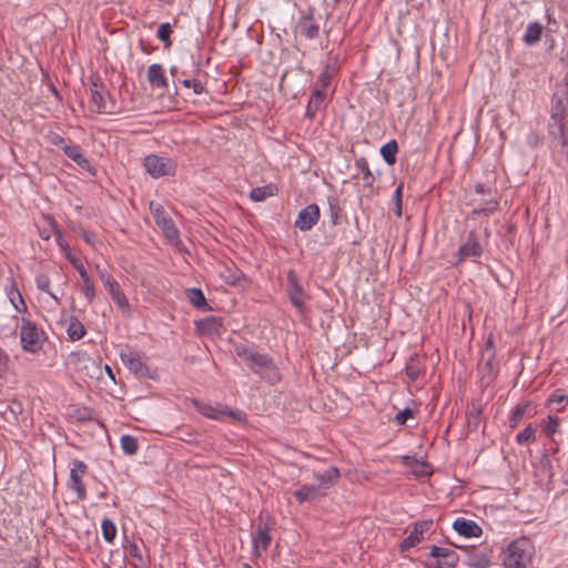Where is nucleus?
Masks as SVG:
<instances>
[{
    "mask_svg": "<svg viewBox=\"0 0 568 568\" xmlns=\"http://www.w3.org/2000/svg\"><path fill=\"white\" fill-rule=\"evenodd\" d=\"M548 135L554 161L558 165L565 166L568 164V124L561 100H558L551 108Z\"/></svg>",
    "mask_w": 568,
    "mask_h": 568,
    "instance_id": "f257e3e1",
    "label": "nucleus"
},
{
    "mask_svg": "<svg viewBox=\"0 0 568 568\" xmlns=\"http://www.w3.org/2000/svg\"><path fill=\"white\" fill-rule=\"evenodd\" d=\"M535 555V546L527 537L513 540L503 552L506 568H529Z\"/></svg>",
    "mask_w": 568,
    "mask_h": 568,
    "instance_id": "f03ea898",
    "label": "nucleus"
},
{
    "mask_svg": "<svg viewBox=\"0 0 568 568\" xmlns=\"http://www.w3.org/2000/svg\"><path fill=\"white\" fill-rule=\"evenodd\" d=\"M19 335L23 351L36 354L41 349L44 341V332L29 318H21Z\"/></svg>",
    "mask_w": 568,
    "mask_h": 568,
    "instance_id": "7ed1b4c3",
    "label": "nucleus"
},
{
    "mask_svg": "<svg viewBox=\"0 0 568 568\" xmlns=\"http://www.w3.org/2000/svg\"><path fill=\"white\" fill-rule=\"evenodd\" d=\"M150 211L156 225L162 230L169 242L178 245L180 243V233L175 227L173 220L166 214L163 206L151 202Z\"/></svg>",
    "mask_w": 568,
    "mask_h": 568,
    "instance_id": "20e7f679",
    "label": "nucleus"
},
{
    "mask_svg": "<svg viewBox=\"0 0 568 568\" xmlns=\"http://www.w3.org/2000/svg\"><path fill=\"white\" fill-rule=\"evenodd\" d=\"M196 410L203 416L211 419H222L225 416L234 420H243L245 415L240 410H232L230 407L221 404L202 403L196 399L193 400Z\"/></svg>",
    "mask_w": 568,
    "mask_h": 568,
    "instance_id": "39448f33",
    "label": "nucleus"
},
{
    "mask_svg": "<svg viewBox=\"0 0 568 568\" xmlns=\"http://www.w3.org/2000/svg\"><path fill=\"white\" fill-rule=\"evenodd\" d=\"M143 164L146 172L154 179L174 175L176 172V163L174 160L156 154L145 156Z\"/></svg>",
    "mask_w": 568,
    "mask_h": 568,
    "instance_id": "423d86ee",
    "label": "nucleus"
},
{
    "mask_svg": "<svg viewBox=\"0 0 568 568\" xmlns=\"http://www.w3.org/2000/svg\"><path fill=\"white\" fill-rule=\"evenodd\" d=\"M88 466L84 462L74 459L70 469V477L68 481L69 488L77 494L80 500L87 498V488L83 484V477L87 475Z\"/></svg>",
    "mask_w": 568,
    "mask_h": 568,
    "instance_id": "0eeeda50",
    "label": "nucleus"
},
{
    "mask_svg": "<svg viewBox=\"0 0 568 568\" xmlns=\"http://www.w3.org/2000/svg\"><path fill=\"white\" fill-rule=\"evenodd\" d=\"M286 292L292 305L300 312H304L305 307V293L300 285L297 276L293 271L287 273V287Z\"/></svg>",
    "mask_w": 568,
    "mask_h": 568,
    "instance_id": "6e6552de",
    "label": "nucleus"
},
{
    "mask_svg": "<svg viewBox=\"0 0 568 568\" xmlns=\"http://www.w3.org/2000/svg\"><path fill=\"white\" fill-rule=\"evenodd\" d=\"M320 220V209L316 204H310L297 215L295 226L301 231L311 230Z\"/></svg>",
    "mask_w": 568,
    "mask_h": 568,
    "instance_id": "1a4fd4ad",
    "label": "nucleus"
},
{
    "mask_svg": "<svg viewBox=\"0 0 568 568\" xmlns=\"http://www.w3.org/2000/svg\"><path fill=\"white\" fill-rule=\"evenodd\" d=\"M120 356L122 363L134 374L143 376L148 373V367L142 356L136 352L123 351Z\"/></svg>",
    "mask_w": 568,
    "mask_h": 568,
    "instance_id": "9d476101",
    "label": "nucleus"
},
{
    "mask_svg": "<svg viewBox=\"0 0 568 568\" xmlns=\"http://www.w3.org/2000/svg\"><path fill=\"white\" fill-rule=\"evenodd\" d=\"M272 537L270 535V527L267 524H260L256 532L253 535V548L256 556H261L262 552L266 551Z\"/></svg>",
    "mask_w": 568,
    "mask_h": 568,
    "instance_id": "9b49d317",
    "label": "nucleus"
},
{
    "mask_svg": "<svg viewBox=\"0 0 568 568\" xmlns=\"http://www.w3.org/2000/svg\"><path fill=\"white\" fill-rule=\"evenodd\" d=\"M108 293L110 294L112 301L115 303L118 308L126 315L131 314V306L128 301V297L122 292L118 281L110 283L109 285L104 286Z\"/></svg>",
    "mask_w": 568,
    "mask_h": 568,
    "instance_id": "f8f14e48",
    "label": "nucleus"
},
{
    "mask_svg": "<svg viewBox=\"0 0 568 568\" xmlns=\"http://www.w3.org/2000/svg\"><path fill=\"white\" fill-rule=\"evenodd\" d=\"M453 528L463 537L471 538V537H479L483 534V529L470 519L466 518H457L454 524Z\"/></svg>",
    "mask_w": 568,
    "mask_h": 568,
    "instance_id": "ddd939ff",
    "label": "nucleus"
},
{
    "mask_svg": "<svg viewBox=\"0 0 568 568\" xmlns=\"http://www.w3.org/2000/svg\"><path fill=\"white\" fill-rule=\"evenodd\" d=\"M483 254V247L478 239L471 234L468 236L466 242L460 245L458 250L459 261H464L468 257H479Z\"/></svg>",
    "mask_w": 568,
    "mask_h": 568,
    "instance_id": "4468645a",
    "label": "nucleus"
},
{
    "mask_svg": "<svg viewBox=\"0 0 568 568\" xmlns=\"http://www.w3.org/2000/svg\"><path fill=\"white\" fill-rule=\"evenodd\" d=\"M429 555L434 558H438L440 565L450 568L455 567L459 560L458 555L453 549L445 547L433 546Z\"/></svg>",
    "mask_w": 568,
    "mask_h": 568,
    "instance_id": "2eb2a0df",
    "label": "nucleus"
},
{
    "mask_svg": "<svg viewBox=\"0 0 568 568\" xmlns=\"http://www.w3.org/2000/svg\"><path fill=\"white\" fill-rule=\"evenodd\" d=\"M90 109L93 112H101L105 109V93L102 84L95 80L91 82L90 87Z\"/></svg>",
    "mask_w": 568,
    "mask_h": 568,
    "instance_id": "dca6fc26",
    "label": "nucleus"
},
{
    "mask_svg": "<svg viewBox=\"0 0 568 568\" xmlns=\"http://www.w3.org/2000/svg\"><path fill=\"white\" fill-rule=\"evenodd\" d=\"M248 367L260 375H264L268 372H273L274 374L276 373L272 359L268 356L257 352L254 353Z\"/></svg>",
    "mask_w": 568,
    "mask_h": 568,
    "instance_id": "f3484780",
    "label": "nucleus"
},
{
    "mask_svg": "<svg viewBox=\"0 0 568 568\" xmlns=\"http://www.w3.org/2000/svg\"><path fill=\"white\" fill-rule=\"evenodd\" d=\"M325 491L320 490L316 485H303L301 488L294 491V497L300 504L306 501H315L323 497Z\"/></svg>",
    "mask_w": 568,
    "mask_h": 568,
    "instance_id": "a211bd4d",
    "label": "nucleus"
},
{
    "mask_svg": "<svg viewBox=\"0 0 568 568\" xmlns=\"http://www.w3.org/2000/svg\"><path fill=\"white\" fill-rule=\"evenodd\" d=\"M146 79L151 87L165 89L168 87V79L164 69L159 63H153L149 67Z\"/></svg>",
    "mask_w": 568,
    "mask_h": 568,
    "instance_id": "6ab92c4d",
    "label": "nucleus"
},
{
    "mask_svg": "<svg viewBox=\"0 0 568 568\" xmlns=\"http://www.w3.org/2000/svg\"><path fill=\"white\" fill-rule=\"evenodd\" d=\"M197 329L206 335H220L223 328V320L216 316H207L196 324Z\"/></svg>",
    "mask_w": 568,
    "mask_h": 568,
    "instance_id": "aec40b11",
    "label": "nucleus"
},
{
    "mask_svg": "<svg viewBox=\"0 0 568 568\" xmlns=\"http://www.w3.org/2000/svg\"><path fill=\"white\" fill-rule=\"evenodd\" d=\"M327 93L320 88H315L306 108V115L311 119L325 105Z\"/></svg>",
    "mask_w": 568,
    "mask_h": 568,
    "instance_id": "412c9836",
    "label": "nucleus"
},
{
    "mask_svg": "<svg viewBox=\"0 0 568 568\" xmlns=\"http://www.w3.org/2000/svg\"><path fill=\"white\" fill-rule=\"evenodd\" d=\"M296 32L311 40L318 37L320 27L313 21L311 16H305L300 20Z\"/></svg>",
    "mask_w": 568,
    "mask_h": 568,
    "instance_id": "4be33fe9",
    "label": "nucleus"
},
{
    "mask_svg": "<svg viewBox=\"0 0 568 568\" xmlns=\"http://www.w3.org/2000/svg\"><path fill=\"white\" fill-rule=\"evenodd\" d=\"M315 477L318 481L316 486L320 487V490L324 491L332 487L339 478V470L333 466L326 469L323 474L315 475Z\"/></svg>",
    "mask_w": 568,
    "mask_h": 568,
    "instance_id": "5701e85b",
    "label": "nucleus"
},
{
    "mask_svg": "<svg viewBox=\"0 0 568 568\" xmlns=\"http://www.w3.org/2000/svg\"><path fill=\"white\" fill-rule=\"evenodd\" d=\"M544 27L539 22H530L528 23L526 31L523 36V41L527 45L536 44L542 36Z\"/></svg>",
    "mask_w": 568,
    "mask_h": 568,
    "instance_id": "b1692460",
    "label": "nucleus"
},
{
    "mask_svg": "<svg viewBox=\"0 0 568 568\" xmlns=\"http://www.w3.org/2000/svg\"><path fill=\"white\" fill-rule=\"evenodd\" d=\"M64 153L68 158L73 160L80 168L90 169L89 160L81 153L80 149L77 145H67L64 148Z\"/></svg>",
    "mask_w": 568,
    "mask_h": 568,
    "instance_id": "393cba45",
    "label": "nucleus"
},
{
    "mask_svg": "<svg viewBox=\"0 0 568 568\" xmlns=\"http://www.w3.org/2000/svg\"><path fill=\"white\" fill-rule=\"evenodd\" d=\"M8 297L13 305L14 310L19 313H26L27 312V305L26 302L19 292L18 287L12 284L8 291Z\"/></svg>",
    "mask_w": 568,
    "mask_h": 568,
    "instance_id": "a878e982",
    "label": "nucleus"
},
{
    "mask_svg": "<svg viewBox=\"0 0 568 568\" xmlns=\"http://www.w3.org/2000/svg\"><path fill=\"white\" fill-rule=\"evenodd\" d=\"M67 333L71 341H79L85 335V328L80 321L71 317Z\"/></svg>",
    "mask_w": 568,
    "mask_h": 568,
    "instance_id": "bb28decb",
    "label": "nucleus"
},
{
    "mask_svg": "<svg viewBox=\"0 0 568 568\" xmlns=\"http://www.w3.org/2000/svg\"><path fill=\"white\" fill-rule=\"evenodd\" d=\"M397 151H398V145L395 140L387 142L386 144H384L381 148V154H382L384 161L389 165H392L396 162Z\"/></svg>",
    "mask_w": 568,
    "mask_h": 568,
    "instance_id": "cd10ccee",
    "label": "nucleus"
},
{
    "mask_svg": "<svg viewBox=\"0 0 568 568\" xmlns=\"http://www.w3.org/2000/svg\"><path fill=\"white\" fill-rule=\"evenodd\" d=\"M275 187L270 184L255 187L250 192V199L254 202H261L274 194Z\"/></svg>",
    "mask_w": 568,
    "mask_h": 568,
    "instance_id": "c85d7f7f",
    "label": "nucleus"
},
{
    "mask_svg": "<svg viewBox=\"0 0 568 568\" xmlns=\"http://www.w3.org/2000/svg\"><path fill=\"white\" fill-rule=\"evenodd\" d=\"M102 536L106 542H113L116 536V526L109 519L104 518L101 523Z\"/></svg>",
    "mask_w": 568,
    "mask_h": 568,
    "instance_id": "c756f323",
    "label": "nucleus"
},
{
    "mask_svg": "<svg viewBox=\"0 0 568 568\" xmlns=\"http://www.w3.org/2000/svg\"><path fill=\"white\" fill-rule=\"evenodd\" d=\"M528 407H529V403H527V402H526V403H520V404H518V405L514 408V410H513V413H511V415H510V418H509V426H510L511 428H515V427L519 424V422H520V420L523 419V417L525 416V414H526V412H527Z\"/></svg>",
    "mask_w": 568,
    "mask_h": 568,
    "instance_id": "7c9ffc66",
    "label": "nucleus"
},
{
    "mask_svg": "<svg viewBox=\"0 0 568 568\" xmlns=\"http://www.w3.org/2000/svg\"><path fill=\"white\" fill-rule=\"evenodd\" d=\"M122 450L128 455H134L138 452V442L131 435H123L120 439Z\"/></svg>",
    "mask_w": 568,
    "mask_h": 568,
    "instance_id": "2f4dec72",
    "label": "nucleus"
},
{
    "mask_svg": "<svg viewBox=\"0 0 568 568\" xmlns=\"http://www.w3.org/2000/svg\"><path fill=\"white\" fill-rule=\"evenodd\" d=\"M405 371H406V375L408 376V378L412 382H415L419 377L420 372H422V367H420L418 358L410 357L409 362L406 365Z\"/></svg>",
    "mask_w": 568,
    "mask_h": 568,
    "instance_id": "473e14b6",
    "label": "nucleus"
},
{
    "mask_svg": "<svg viewBox=\"0 0 568 568\" xmlns=\"http://www.w3.org/2000/svg\"><path fill=\"white\" fill-rule=\"evenodd\" d=\"M423 540V536L415 529L409 532V535L400 542V549L403 551L408 550L409 548L415 547Z\"/></svg>",
    "mask_w": 568,
    "mask_h": 568,
    "instance_id": "72a5a7b5",
    "label": "nucleus"
},
{
    "mask_svg": "<svg viewBox=\"0 0 568 568\" xmlns=\"http://www.w3.org/2000/svg\"><path fill=\"white\" fill-rule=\"evenodd\" d=\"M333 77H334V69L326 67L318 75L315 88H320L323 91H326V88L331 83V80L333 79Z\"/></svg>",
    "mask_w": 568,
    "mask_h": 568,
    "instance_id": "f704fd0d",
    "label": "nucleus"
},
{
    "mask_svg": "<svg viewBox=\"0 0 568 568\" xmlns=\"http://www.w3.org/2000/svg\"><path fill=\"white\" fill-rule=\"evenodd\" d=\"M234 352L239 358H241L247 366H250L252 357L255 353L253 349L248 348L244 344H236Z\"/></svg>",
    "mask_w": 568,
    "mask_h": 568,
    "instance_id": "c9c22d12",
    "label": "nucleus"
},
{
    "mask_svg": "<svg viewBox=\"0 0 568 568\" xmlns=\"http://www.w3.org/2000/svg\"><path fill=\"white\" fill-rule=\"evenodd\" d=\"M498 202L495 201V200H489L485 203L484 206H478V207H475L473 211H471V215L473 217L475 216H478V215H481V214H490V213H494L498 210Z\"/></svg>",
    "mask_w": 568,
    "mask_h": 568,
    "instance_id": "e433bc0d",
    "label": "nucleus"
},
{
    "mask_svg": "<svg viewBox=\"0 0 568 568\" xmlns=\"http://www.w3.org/2000/svg\"><path fill=\"white\" fill-rule=\"evenodd\" d=\"M187 296H189L190 302L195 307H202V306H204L206 304L205 296H204L203 292L200 288H191V290H189Z\"/></svg>",
    "mask_w": 568,
    "mask_h": 568,
    "instance_id": "4c0bfd02",
    "label": "nucleus"
},
{
    "mask_svg": "<svg viewBox=\"0 0 568 568\" xmlns=\"http://www.w3.org/2000/svg\"><path fill=\"white\" fill-rule=\"evenodd\" d=\"M37 287L45 293H48L55 302H59L58 297L50 291V278L44 274H39L36 277Z\"/></svg>",
    "mask_w": 568,
    "mask_h": 568,
    "instance_id": "58836bf2",
    "label": "nucleus"
},
{
    "mask_svg": "<svg viewBox=\"0 0 568 568\" xmlns=\"http://www.w3.org/2000/svg\"><path fill=\"white\" fill-rule=\"evenodd\" d=\"M81 281L84 296L89 302H92L95 297V290L92 280L87 275L85 277H81Z\"/></svg>",
    "mask_w": 568,
    "mask_h": 568,
    "instance_id": "ea45409f",
    "label": "nucleus"
},
{
    "mask_svg": "<svg viewBox=\"0 0 568 568\" xmlns=\"http://www.w3.org/2000/svg\"><path fill=\"white\" fill-rule=\"evenodd\" d=\"M536 428L532 425L526 426L521 432L517 434V442L519 444H526L535 439Z\"/></svg>",
    "mask_w": 568,
    "mask_h": 568,
    "instance_id": "a19ab883",
    "label": "nucleus"
},
{
    "mask_svg": "<svg viewBox=\"0 0 568 568\" xmlns=\"http://www.w3.org/2000/svg\"><path fill=\"white\" fill-rule=\"evenodd\" d=\"M172 33V27L170 23H162L160 24L156 37L164 42L166 45H170V34Z\"/></svg>",
    "mask_w": 568,
    "mask_h": 568,
    "instance_id": "79ce46f5",
    "label": "nucleus"
},
{
    "mask_svg": "<svg viewBox=\"0 0 568 568\" xmlns=\"http://www.w3.org/2000/svg\"><path fill=\"white\" fill-rule=\"evenodd\" d=\"M356 166L363 173V180L366 183H372L374 176L368 168L367 161L365 159H359L356 161Z\"/></svg>",
    "mask_w": 568,
    "mask_h": 568,
    "instance_id": "37998d69",
    "label": "nucleus"
},
{
    "mask_svg": "<svg viewBox=\"0 0 568 568\" xmlns=\"http://www.w3.org/2000/svg\"><path fill=\"white\" fill-rule=\"evenodd\" d=\"M471 568H488L490 566V560L487 556H473L469 558L468 562Z\"/></svg>",
    "mask_w": 568,
    "mask_h": 568,
    "instance_id": "c03bdc74",
    "label": "nucleus"
},
{
    "mask_svg": "<svg viewBox=\"0 0 568 568\" xmlns=\"http://www.w3.org/2000/svg\"><path fill=\"white\" fill-rule=\"evenodd\" d=\"M182 84L185 88L192 89L195 94H201V93L204 92V87H203V84L201 83L200 80H196V79H184L182 81Z\"/></svg>",
    "mask_w": 568,
    "mask_h": 568,
    "instance_id": "a18cd8bd",
    "label": "nucleus"
},
{
    "mask_svg": "<svg viewBox=\"0 0 568 568\" xmlns=\"http://www.w3.org/2000/svg\"><path fill=\"white\" fill-rule=\"evenodd\" d=\"M69 262L73 265V267L78 271L80 277H85L88 275V272L82 263V261L73 256L72 254H68Z\"/></svg>",
    "mask_w": 568,
    "mask_h": 568,
    "instance_id": "49530a36",
    "label": "nucleus"
},
{
    "mask_svg": "<svg viewBox=\"0 0 568 568\" xmlns=\"http://www.w3.org/2000/svg\"><path fill=\"white\" fill-rule=\"evenodd\" d=\"M95 271L103 286H106L115 281V278L106 271V268L101 267L100 265H95Z\"/></svg>",
    "mask_w": 568,
    "mask_h": 568,
    "instance_id": "de8ad7c7",
    "label": "nucleus"
},
{
    "mask_svg": "<svg viewBox=\"0 0 568 568\" xmlns=\"http://www.w3.org/2000/svg\"><path fill=\"white\" fill-rule=\"evenodd\" d=\"M95 271L103 286H106L115 281V278L106 271V268L101 267L100 265H95Z\"/></svg>",
    "mask_w": 568,
    "mask_h": 568,
    "instance_id": "09e8293b",
    "label": "nucleus"
},
{
    "mask_svg": "<svg viewBox=\"0 0 568 568\" xmlns=\"http://www.w3.org/2000/svg\"><path fill=\"white\" fill-rule=\"evenodd\" d=\"M125 551L130 557L136 559L139 562H143L141 550L136 544L130 542L128 546H125Z\"/></svg>",
    "mask_w": 568,
    "mask_h": 568,
    "instance_id": "8fccbe9b",
    "label": "nucleus"
},
{
    "mask_svg": "<svg viewBox=\"0 0 568 568\" xmlns=\"http://www.w3.org/2000/svg\"><path fill=\"white\" fill-rule=\"evenodd\" d=\"M413 417V410L410 408H405L403 410H399L395 415V420L398 425H404L408 418Z\"/></svg>",
    "mask_w": 568,
    "mask_h": 568,
    "instance_id": "3c124183",
    "label": "nucleus"
},
{
    "mask_svg": "<svg viewBox=\"0 0 568 568\" xmlns=\"http://www.w3.org/2000/svg\"><path fill=\"white\" fill-rule=\"evenodd\" d=\"M558 426H559V420L558 418H555L552 416H548L547 418V423H546V426H545V432L548 434V435H554L557 429H558Z\"/></svg>",
    "mask_w": 568,
    "mask_h": 568,
    "instance_id": "603ef678",
    "label": "nucleus"
},
{
    "mask_svg": "<svg viewBox=\"0 0 568 568\" xmlns=\"http://www.w3.org/2000/svg\"><path fill=\"white\" fill-rule=\"evenodd\" d=\"M433 526V520H422L414 525V528L424 536V532L428 531Z\"/></svg>",
    "mask_w": 568,
    "mask_h": 568,
    "instance_id": "864d4df0",
    "label": "nucleus"
},
{
    "mask_svg": "<svg viewBox=\"0 0 568 568\" xmlns=\"http://www.w3.org/2000/svg\"><path fill=\"white\" fill-rule=\"evenodd\" d=\"M81 236L82 239L88 243V244H91L93 245L95 243V234L93 232H90V231H85V230H82L81 231Z\"/></svg>",
    "mask_w": 568,
    "mask_h": 568,
    "instance_id": "5fc2aeb1",
    "label": "nucleus"
},
{
    "mask_svg": "<svg viewBox=\"0 0 568 568\" xmlns=\"http://www.w3.org/2000/svg\"><path fill=\"white\" fill-rule=\"evenodd\" d=\"M475 192L477 194L490 193V187L486 186L485 184L478 183L475 185Z\"/></svg>",
    "mask_w": 568,
    "mask_h": 568,
    "instance_id": "6e6d98bb",
    "label": "nucleus"
},
{
    "mask_svg": "<svg viewBox=\"0 0 568 568\" xmlns=\"http://www.w3.org/2000/svg\"><path fill=\"white\" fill-rule=\"evenodd\" d=\"M58 243L61 250L65 253V256L68 257V254H71L69 245L63 241L61 235L58 237Z\"/></svg>",
    "mask_w": 568,
    "mask_h": 568,
    "instance_id": "4d7b16f0",
    "label": "nucleus"
},
{
    "mask_svg": "<svg viewBox=\"0 0 568 568\" xmlns=\"http://www.w3.org/2000/svg\"><path fill=\"white\" fill-rule=\"evenodd\" d=\"M426 468H427V465H425V464H418V465H417V469H414V473H415L416 475H419V476H422V475H427V474H429V471H428Z\"/></svg>",
    "mask_w": 568,
    "mask_h": 568,
    "instance_id": "13d9d810",
    "label": "nucleus"
},
{
    "mask_svg": "<svg viewBox=\"0 0 568 568\" xmlns=\"http://www.w3.org/2000/svg\"><path fill=\"white\" fill-rule=\"evenodd\" d=\"M566 399V396L565 395H552L549 399V403H557V404H560L562 402H565Z\"/></svg>",
    "mask_w": 568,
    "mask_h": 568,
    "instance_id": "bf43d9fd",
    "label": "nucleus"
},
{
    "mask_svg": "<svg viewBox=\"0 0 568 568\" xmlns=\"http://www.w3.org/2000/svg\"><path fill=\"white\" fill-rule=\"evenodd\" d=\"M402 189H403V186H402V185H399V186H397V189L395 190V193H394L395 202L402 203Z\"/></svg>",
    "mask_w": 568,
    "mask_h": 568,
    "instance_id": "052dcab7",
    "label": "nucleus"
},
{
    "mask_svg": "<svg viewBox=\"0 0 568 568\" xmlns=\"http://www.w3.org/2000/svg\"><path fill=\"white\" fill-rule=\"evenodd\" d=\"M244 275L242 273L233 275L232 280L230 281L231 284L236 285L240 283L241 278H243Z\"/></svg>",
    "mask_w": 568,
    "mask_h": 568,
    "instance_id": "680f3d73",
    "label": "nucleus"
},
{
    "mask_svg": "<svg viewBox=\"0 0 568 568\" xmlns=\"http://www.w3.org/2000/svg\"><path fill=\"white\" fill-rule=\"evenodd\" d=\"M395 214L400 217L402 216V203L395 202Z\"/></svg>",
    "mask_w": 568,
    "mask_h": 568,
    "instance_id": "e2e57ef3",
    "label": "nucleus"
},
{
    "mask_svg": "<svg viewBox=\"0 0 568 568\" xmlns=\"http://www.w3.org/2000/svg\"><path fill=\"white\" fill-rule=\"evenodd\" d=\"M22 568H38V565H37L36 560H33V561H29L28 564H26Z\"/></svg>",
    "mask_w": 568,
    "mask_h": 568,
    "instance_id": "0e129e2a",
    "label": "nucleus"
},
{
    "mask_svg": "<svg viewBox=\"0 0 568 568\" xmlns=\"http://www.w3.org/2000/svg\"><path fill=\"white\" fill-rule=\"evenodd\" d=\"M160 4H171L174 0H156Z\"/></svg>",
    "mask_w": 568,
    "mask_h": 568,
    "instance_id": "69168bd1",
    "label": "nucleus"
},
{
    "mask_svg": "<svg viewBox=\"0 0 568 568\" xmlns=\"http://www.w3.org/2000/svg\"><path fill=\"white\" fill-rule=\"evenodd\" d=\"M105 369H106L109 373H111V369H110V367H109V366H105Z\"/></svg>",
    "mask_w": 568,
    "mask_h": 568,
    "instance_id": "338daca9",
    "label": "nucleus"
},
{
    "mask_svg": "<svg viewBox=\"0 0 568 568\" xmlns=\"http://www.w3.org/2000/svg\"><path fill=\"white\" fill-rule=\"evenodd\" d=\"M244 568H252V567H251L250 565H247V564H246V565H244Z\"/></svg>",
    "mask_w": 568,
    "mask_h": 568,
    "instance_id": "774afa93",
    "label": "nucleus"
}]
</instances>
